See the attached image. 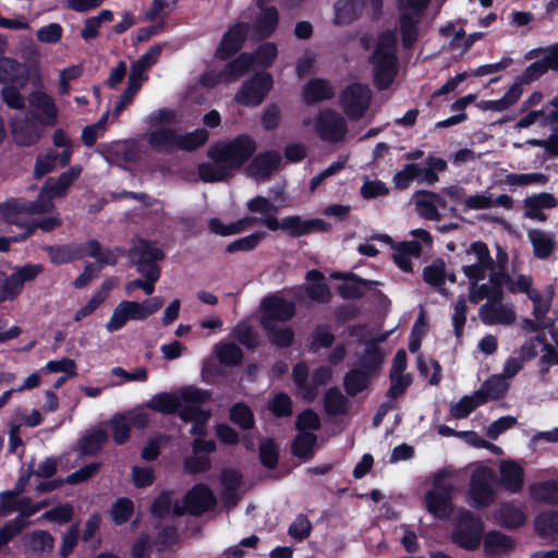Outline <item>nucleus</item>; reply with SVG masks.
<instances>
[{"label":"nucleus","instance_id":"nucleus-29","mask_svg":"<svg viewBox=\"0 0 558 558\" xmlns=\"http://www.w3.org/2000/svg\"><path fill=\"white\" fill-rule=\"evenodd\" d=\"M530 497L537 502L558 506V481L547 480L529 486Z\"/></svg>","mask_w":558,"mask_h":558},{"label":"nucleus","instance_id":"nucleus-14","mask_svg":"<svg viewBox=\"0 0 558 558\" xmlns=\"http://www.w3.org/2000/svg\"><path fill=\"white\" fill-rule=\"evenodd\" d=\"M264 314L260 318V325L264 322L275 324V322L286 323L295 315V305L293 302L278 295L266 296L262 301Z\"/></svg>","mask_w":558,"mask_h":558},{"label":"nucleus","instance_id":"nucleus-18","mask_svg":"<svg viewBox=\"0 0 558 558\" xmlns=\"http://www.w3.org/2000/svg\"><path fill=\"white\" fill-rule=\"evenodd\" d=\"M29 106L37 111L35 119L43 125L53 126L58 120V108L51 96L43 90H33L28 96Z\"/></svg>","mask_w":558,"mask_h":558},{"label":"nucleus","instance_id":"nucleus-36","mask_svg":"<svg viewBox=\"0 0 558 558\" xmlns=\"http://www.w3.org/2000/svg\"><path fill=\"white\" fill-rule=\"evenodd\" d=\"M535 533L541 538H554L558 535V511H541L534 519Z\"/></svg>","mask_w":558,"mask_h":558},{"label":"nucleus","instance_id":"nucleus-53","mask_svg":"<svg viewBox=\"0 0 558 558\" xmlns=\"http://www.w3.org/2000/svg\"><path fill=\"white\" fill-rule=\"evenodd\" d=\"M259 461L266 469L272 470L278 465L279 446L274 438H264L259 442Z\"/></svg>","mask_w":558,"mask_h":558},{"label":"nucleus","instance_id":"nucleus-34","mask_svg":"<svg viewBox=\"0 0 558 558\" xmlns=\"http://www.w3.org/2000/svg\"><path fill=\"white\" fill-rule=\"evenodd\" d=\"M112 288V280H105L100 289L92 295L87 303L75 312L74 320L81 322L85 317L92 315L108 299Z\"/></svg>","mask_w":558,"mask_h":558},{"label":"nucleus","instance_id":"nucleus-63","mask_svg":"<svg viewBox=\"0 0 558 558\" xmlns=\"http://www.w3.org/2000/svg\"><path fill=\"white\" fill-rule=\"evenodd\" d=\"M211 399L209 390L201 389L195 386H187L181 389L180 400L191 405H201Z\"/></svg>","mask_w":558,"mask_h":558},{"label":"nucleus","instance_id":"nucleus-45","mask_svg":"<svg viewBox=\"0 0 558 558\" xmlns=\"http://www.w3.org/2000/svg\"><path fill=\"white\" fill-rule=\"evenodd\" d=\"M263 329L267 332L269 342L279 348L288 349L294 341V331L291 327H277L275 324L264 322Z\"/></svg>","mask_w":558,"mask_h":558},{"label":"nucleus","instance_id":"nucleus-55","mask_svg":"<svg viewBox=\"0 0 558 558\" xmlns=\"http://www.w3.org/2000/svg\"><path fill=\"white\" fill-rule=\"evenodd\" d=\"M216 355L219 362L226 366H236L243 360V351L232 342L217 345Z\"/></svg>","mask_w":558,"mask_h":558},{"label":"nucleus","instance_id":"nucleus-61","mask_svg":"<svg viewBox=\"0 0 558 558\" xmlns=\"http://www.w3.org/2000/svg\"><path fill=\"white\" fill-rule=\"evenodd\" d=\"M322 426L319 415L312 409L303 410L295 420V429L299 433H312Z\"/></svg>","mask_w":558,"mask_h":558},{"label":"nucleus","instance_id":"nucleus-47","mask_svg":"<svg viewBox=\"0 0 558 558\" xmlns=\"http://www.w3.org/2000/svg\"><path fill=\"white\" fill-rule=\"evenodd\" d=\"M446 277V263L442 258L434 259L430 265L425 266L423 269V280L427 284L437 288L441 293L445 291Z\"/></svg>","mask_w":558,"mask_h":558},{"label":"nucleus","instance_id":"nucleus-4","mask_svg":"<svg viewBox=\"0 0 558 558\" xmlns=\"http://www.w3.org/2000/svg\"><path fill=\"white\" fill-rule=\"evenodd\" d=\"M52 194L46 189V185L38 193L35 201H28L23 197L10 198L0 204V218L9 225L22 226L20 215H41L50 213L54 205Z\"/></svg>","mask_w":558,"mask_h":558},{"label":"nucleus","instance_id":"nucleus-41","mask_svg":"<svg viewBox=\"0 0 558 558\" xmlns=\"http://www.w3.org/2000/svg\"><path fill=\"white\" fill-rule=\"evenodd\" d=\"M107 440V432L104 428H97L80 439V452L82 456L94 457L102 449Z\"/></svg>","mask_w":558,"mask_h":558},{"label":"nucleus","instance_id":"nucleus-35","mask_svg":"<svg viewBox=\"0 0 558 558\" xmlns=\"http://www.w3.org/2000/svg\"><path fill=\"white\" fill-rule=\"evenodd\" d=\"M62 225V220L58 216H51L41 219H33L31 221L22 220V226H19L23 232L14 238L15 241H25L32 236L37 229L44 232H50Z\"/></svg>","mask_w":558,"mask_h":558},{"label":"nucleus","instance_id":"nucleus-39","mask_svg":"<svg viewBox=\"0 0 558 558\" xmlns=\"http://www.w3.org/2000/svg\"><path fill=\"white\" fill-rule=\"evenodd\" d=\"M418 17L412 13L403 12L400 15L399 28L403 48L411 49L418 39Z\"/></svg>","mask_w":558,"mask_h":558},{"label":"nucleus","instance_id":"nucleus-54","mask_svg":"<svg viewBox=\"0 0 558 558\" xmlns=\"http://www.w3.org/2000/svg\"><path fill=\"white\" fill-rule=\"evenodd\" d=\"M208 131L206 129H196L192 132L179 135L178 149L193 151L205 145L208 141Z\"/></svg>","mask_w":558,"mask_h":558},{"label":"nucleus","instance_id":"nucleus-52","mask_svg":"<svg viewBox=\"0 0 558 558\" xmlns=\"http://www.w3.org/2000/svg\"><path fill=\"white\" fill-rule=\"evenodd\" d=\"M112 432L113 441L117 445H123L131 437V424L126 416L122 413H116L108 422Z\"/></svg>","mask_w":558,"mask_h":558},{"label":"nucleus","instance_id":"nucleus-12","mask_svg":"<svg viewBox=\"0 0 558 558\" xmlns=\"http://www.w3.org/2000/svg\"><path fill=\"white\" fill-rule=\"evenodd\" d=\"M250 29L247 22H236L229 26L215 50V57L222 61L233 58L244 47Z\"/></svg>","mask_w":558,"mask_h":558},{"label":"nucleus","instance_id":"nucleus-7","mask_svg":"<svg viewBox=\"0 0 558 558\" xmlns=\"http://www.w3.org/2000/svg\"><path fill=\"white\" fill-rule=\"evenodd\" d=\"M272 86L274 78L269 72H257L243 82L234 96V100L244 107H257L264 101Z\"/></svg>","mask_w":558,"mask_h":558},{"label":"nucleus","instance_id":"nucleus-31","mask_svg":"<svg viewBox=\"0 0 558 558\" xmlns=\"http://www.w3.org/2000/svg\"><path fill=\"white\" fill-rule=\"evenodd\" d=\"M254 64V58L248 52H242L236 58L230 60L223 66L222 74L225 83H233L250 71Z\"/></svg>","mask_w":558,"mask_h":558},{"label":"nucleus","instance_id":"nucleus-56","mask_svg":"<svg viewBox=\"0 0 558 558\" xmlns=\"http://www.w3.org/2000/svg\"><path fill=\"white\" fill-rule=\"evenodd\" d=\"M268 409L277 418L289 417L293 413V402L287 392L280 391L269 401Z\"/></svg>","mask_w":558,"mask_h":558},{"label":"nucleus","instance_id":"nucleus-3","mask_svg":"<svg viewBox=\"0 0 558 558\" xmlns=\"http://www.w3.org/2000/svg\"><path fill=\"white\" fill-rule=\"evenodd\" d=\"M256 148V142L251 135L240 134L233 140L215 143L208 148L207 156L221 161L233 174L252 159Z\"/></svg>","mask_w":558,"mask_h":558},{"label":"nucleus","instance_id":"nucleus-21","mask_svg":"<svg viewBox=\"0 0 558 558\" xmlns=\"http://www.w3.org/2000/svg\"><path fill=\"white\" fill-rule=\"evenodd\" d=\"M514 546V541L499 531H490L483 538V550L486 558L500 557L502 554L512 551Z\"/></svg>","mask_w":558,"mask_h":558},{"label":"nucleus","instance_id":"nucleus-32","mask_svg":"<svg viewBox=\"0 0 558 558\" xmlns=\"http://www.w3.org/2000/svg\"><path fill=\"white\" fill-rule=\"evenodd\" d=\"M180 397L172 392H159L146 402V408L163 415H173L181 408Z\"/></svg>","mask_w":558,"mask_h":558},{"label":"nucleus","instance_id":"nucleus-17","mask_svg":"<svg viewBox=\"0 0 558 558\" xmlns=\"http://www.w3.org/2000/svg\"><path fill=\"white\" fill-rule=\"evenodd\" d=\"M548 70L558 71L557 47H548L547 53L543 58L532 62L517 77L521 83L529 85L541 78Z\"/></svg>","mask_w":558,"mask_h":558},{"label":"nucleus","instance_id":"nucleus-48","mask_svg":"<svg viewBox=\"0 0 558 558\" xmlns=\"http://www.w3.org/2000/svg\"><path fill=\"white\" fill-rule=\"evenodd\" d=\"M316 444L317 436L314 433H299L291 444V452L299 459H312Z\"/></svg>","mask_w":558,"mask_h":558},{"label":"nucleus","instance_id":"nucleus-62","mask_svg":"<svg viewBox=\"0 0 558 558\" xmlns=\"http://www.w3.org/2000/svg\"><path fill=\"white\" fill-rule=\"evenodd\" d=\"M398 38L395 31L386 29L378 35L373 54H397Z\"/></svg>","mask_w":558,"mask_h":558},{"label":"nucleus","instance_id":"nucleus-27","mask_svg":"<svg viewBox=\"0 0 558 558\" xmlns=\"http://www.w3.org/2000/svg\"><path fill=\"white\" fill-rule=\"evenodd\" d=\"M422 252V245L420 242L404 241L393 246L392 258L395 264L404 272H412V260L411 257H418Z\"/></svg>","mask_w":558,"mask_h":558},{"label":"nucleus","instance_id":"nucleus-40","mask_svg":"<svg viewBox=\"0 0 558 558\" xmlns=\"http://www.w3.org/2000/svg\"><path fill=\"white\" fill-rule=\"evenodd\" d=\"M522 85L524 84L517 78L515 83L504 94L501 98L486 101L483 108L498 112L509 109L521 98L523 93Z\"/></svg>","mask_w":558,"mask_h":558},{"label":"nucleus","instance_id":"nucleus-58","mask_svg":"<svg viewBox=\"0 0 558 558\" xmlns=\"http://www.w3.org/2000/svg\"><path fill=\"white\" fill-rule=\"evenodd\" d=\"M278 54V48L275 43L266 41L260 44L251 56L254 58V64L263 68H269Z\"/></svg>","mask_w":558,"mask_h":558},{"label":"nucleus","instance_id":"nucleus-16","mask_svg":"<svg viewBox=\"0 0 558 558\" xmlns=\"http://www.w3.org/2000/svg\"><path fill=\"white\" fill-rule=\"evenodd\" d=\"M281 163L279 151L270 149L262 151L253 157L246 167V174L255 180L268 179Z\"/></svg>","mask_w":558,"mask_h":558},{"label":"nucleus","instance_id":"nucleus-1","mask_svg":"<svg viewBox=\"0 0 558 558\" xmlns=\"http://www.w3.org/2000/svg\"><path fill=\"white\" fill-rule=\"evenodd\" d=\"M247 210L263 215L260 223L268 230L276 232L282 230L292 239H298L315 232H327L330 225L319 218L303 219L299 215H291L277 219L278 207L267 197L258 195L246 203Z\"/></svg>","mask_w":558,"mask_h":558},{"label":"nucleus","instance_id":"nucleus-46","mask_svg":"<svg viewBox=\"0 0 558 558\" xmlns=\"http://www.w3.org/2000/svg\"><path fill=\"white\" fill-rule=\"evenodd\" d=\"M211 163L204 162L198 166V175L203 182L215 183L227 180L232 173L217 159H210Z\"/></svg>","mask_w":558,"mask_h":558},{"label":"nucleus","instance_id":"nucleus-59","mask_svg":"<svg viewBox=\"0 0 558 558\" xmlns=\"http://www.w3.org/2000/svg\"><path fill=\"white\" fill-rule=\"evenodd\" d=\"M420 165L414 162L407 163L402 170L393 175L395 187L398 190L408 189L415 179L420 178Z\"/></svg>","mask_w":558,"mask_h":558},{"label":"nucleus","instance_id":"nucleus-57","mask_svg":"<svg viewBox=\"0 0 558 558\" xmlns=\"http://www.w3.org/2000/svg\"><path fill=\"white\" fill-rule=\"evenodd\" d=\"M134 512V502L128 497L118 498L111 506L110 514L117 525H122L131 519Z\"/></svg>","mask_w":558,"mask_h":558},{"label":"nucleus","instance_id":"nucleus-60","mask_svg":"<svg viewBox=\"0 0 558 558\" xmlns=\"http://www.w3.org/2000/svg\"><path fill=\"white\" fill-rule=\"evenodd\" d=\"M171 511L173 512L172 492L165 489L154 499L150 513L156 519H165Z\"/></svg>","mask_w":558,"mask_h":558},{"label":"nucleus","instance_id":"nucleus-10","mask_svg":"<svg viewBox=\"0 0 558 558\" xmlns=\"http://www.w3.org/2000/svg\"><path fill=\"white\" fill-rule=\"evenodd\" d=\"M130 262L135 265L138 274L153 271L154 268L161 270L158 262L165 258V253L157 247L151 241L140 239L128 252Z\"/></svg>","mask_w":558,"mask_h":558},{"label":"nucleus","instance_id":"nucleus-22","mask_svg":"<svg viewBox=\"0 0 558 558\" xmlns=\"http://www.w3.org/2000/svg\"><path fill=\"white\" fill-rule=\"evenodd\" d=\"M335 96L332 85L325 78H311L302 88L303 101L307 106L329 100Z\"/></svg>","mask_w":558,"mask_h":558},{"label":"nucleus","instance_id":"nucleus-25","mask_svg":"<svg viewBox=\"0 0 558 558\" xmlns=\"http://www.w3.org/2000/svg\"><path fill=\"white\" fill-rule=\"evenodd\" d=\"M480 318L487 326L495 324L510 325L515 319V313L502 304L485 303L480 307Z\"/></svg>","mask_w":558,"mask_h":558},{"label":"nucleus","instance_id":"nucleus-24","mask_svg":"<svg viewBox=\"0 0 558 558\" xmlns=\"http://www.w3.org/2000/svg\"><path fill=\"white\" fill-rule=\"evenodd\" d=\"M495 519L497 523L508 530H517L526 522L524 511L512 502H502L498 507Z\"/></svg>","mask_w":558,"mask_h":558},{"label":"nucleus","instance_id":"nucleus-37","mask_svg":"<svg viewBox=\"0 0 558 558\" xmlns=\"http://www.w3.org/2000/svg\"><path fill=\"white\" fill-rule=\"evenodd\" d=\"M336 337L328 324H318L310 335L307 349L311 353H318L322 349L332 347Z\"/></svg>","mask_w":558,"mask_h":558},{"label":"nucleus","instance_id":"nucleus-19","mask_svg":"<svg viewBox=\"0 0 558 558\" xmlns=\"http://www.w3.org/2000/svg\"><path fill=\"white\" fill-rule=\"evenodd\" d=\"M31 76L29 68L13 58H0V83L7 85H17L25 87Z\"/></svg>","mask_w":558,"mask_h":558},{"label":"nucleus","instance_id":"nucleus-42","mask_svg":"<svg viewBox=\"0 0 558 558\" xmlns=\"http://www.w3.org/2000/svg\"><path fill=\"white\" fill-rule=\"evenodd\" d=\"M529 240L533 245V253L539 259H547L555 250V241L548 233L542 230H530Z\"/></svg>","mask_w":558,"mask_h":558},{"label":"nucleus","instance_id":"nucleus-20","mask_svg":"<svg viewBox=\"0 0 558 558\" xmlns=\"http://www.w3.org/2000/svg\"><path fill=\"white\" fill-rule=\"evenodd\" d=\"M427 511L438 519H447L452 511V490H428L425 495Z\"/></svg>","mask_w":558,"mask_h":558},{"label":"nucleus","instance_id":"nucleus-6","mask_svg":"<svg viewBox=\"0 0 558 558\" xmlns=\"http://www.w3.org/2000/svg\"><path fill=\"white\" fill-rule=\"evenodd\" d=\"M216 506L217 498L211 488L204 483H197L185 494L183 506L179 502L173 505V514L175 517H182L189 513L193 517H199L215 509Z\"/></svg>","mask_w":558,"mask_h":558},{"label":"nucleus","instance_id":"nucleus-49","mask_svg":"<svg viewBox=\"0 0 558 558\" xmlns=\"http://www.w3.org/2000/svg\"><path fill=\"white\" fill-rule=\"evenodd\" d=\"M177 132L170 128H159L153 131L149 135V144L153 148L158 150H172L178 149Z\"/></svg>","mask_w":558,"mask_h":558},{"label":"nucleus","instance_id":"nucleus-11","mask_svg":"<svg viewBox=\"0 0 558 558\" xmlns=\"http://www.w3.org/2000/svg\"><path fill=\"white\" fill-rule=\"evenodd\" d=\"M314 129L319 138L331 143L343 141L348 132L344 118L330 108L319 111Z\"/></svg>","mask_w":558,"mask_h":558},{"label":"nucleus","instance_id":"nucleus-5","mask_svg":"<svg viewBox=\"0 0 558 558\" xmlns=\"http://www.w3.org/2000/svg\"><path fill=\"white\" fill-rule=\"evenodd\" d=\"M484 527V522L478 515L470 510L460 509L452 542L465 550L473 551L481 545Z\"/></svg>","mask_w":558,"mask_h":558},{"label":"nucleus","instance_id":"nucleus-30","mask_svg":"<svg viewBox=\"0 0 558 558\" xmlns=\"http://www.w3.org/2000/svg\"><path fill=\"white\" fill-rule=\"evenodd\" d=\"M14 141L20 146H32L41 137V130L31 120H23L12 125Z\"/></svg>","mask_w":558,"mask_h":558},{"label":"nucleus","instance_id":"nucleus-8","mask_svg":"<svg viewBox=\"0 0 558 558\" xmlns=\"http://www.w3.org/2000/svg\"><path fill=\"white\" fill-rule=\"evenodd\" d=\"M43 271L44 267L40 264L17 267L10 276L0 270V292L9 301H14L23 292L25 283L35 280Z\"/></svg>","mask_w":558,"mask_h":558},{"label":"nucleus","instance_id":"nucleus-2","mask_svg":"<svg viewBox=\"0 0 558 558\" xmlns=\"http://www.w3.org/2000/svg\"><path fill=\"white\" fill-rule=\"evenodd\" d=\"M44 251L53 265L68 264L85 256L95 258L101 266H116L118 263L117 254L109 248H104L100 242L95 239L84 243L46 245Z\"/></svg>","mask_w":558,"mask_h":558},{"label":"nucleus","instance_id":"nucleus-44","mask_svg":"<svg viewBox=\"0 0 558 558\" xmlns=\"http://www.w3.org/2000/svg\"><path fill=\"white\" fill-rule=\"evenodd\" d=\"M369 374L362 368L350 369L343 378V388L348 396L356 397L369 385Z\"/></svg>","mask_w":558,"mask_h":558},{"label":"nucleus","instance_id":"nucleus-26","mask_svg":"<svg viewBox=\"0 0 558 558\" xmlns=\"http://www.w3.org/2000/svg\"><path fill=\"white\" fill-rule=\"evenodd\" d=\"M500 480L506 490L520 493L524 484V470L514 461H504L500 464Z\"/></svg>","mask_w":558,"mask_h":558},{"label":"nucleus","instance_id":"nucleus-13","mask_svg":"<svg viewBox=\"0 0 558 558\" xmlns=\"http://www.w3.org/2000/svg\"><path fill=\"white\" fill-rule=\"evenodd\" d=\"M373 64V82L378 90L388 89L399 71L397 54H373L369 57Z\"/></svg>","mask_w":558,"mask_h":558},{"label":"nucleus","instance_id":"nucleus-50","mask_svg":"<svg viewBox=\"0 0 558 558\" xmlns=\"http://www.w3.org/2000/svg\"><path fill=\"white\" fill-rule=\"evenodd\" d=\"M384 362V353L376 341L366 343L364 355L361 359V368L373 375L377 373Z\"/></svg>","mask_w":558,"mask_h":558},{"label":"nucleus","instance_id":"nucleus-64","mask_svg":"<svg viewBox=\"0 0 558 558\" xmlns=\"http://www.w3.org/2000/svg\"><path fill=\"white\" fill-rule=\"evenodd\" d=\"M232 337L247 349H255L258 345L255 330L246 323L238 324L232 331Z\"/></svg>","mask_w":558,"mask_h":558},{"label":"nucleus","instance_id":"nucleus-43","mask_svg":"<svg viewBox=\"0 0 558 558\" xmlns=\"http://www.w3.org/2000/svg\"><path fill=\"white\" fill-rule=\"evenodd\" d=\"M324 408L328 415H344L349 411V400L338 387L329 388L324 396Z\"/></svg>","mask_w":558,"mask_h":558},{"label":"nucleus","instance_id":"nucleus-38","mask_svg":"<svg viewBox=\"0 0 558 558\" xmlns=\"http://www.w3.org/2000/svg\"><path fill=\"white\" fill-rule=\"evenodd\" d=\"M361 11V0H338L335 3V23L349 25L360 16Z\"/></svg>","mask_w":558,"mask_h":558},{"label":"nucleus","instance_id":"nucleus-33","mask_svg":"<svg viewBox=\"0 0 558 558\" xmlns=\"http://www.w3.org/2000/svg\"><path fill=\"white\" fill-rule=\"evenodd\" d=\"M308 367L304 362L296 363L292 368L293 383L300 391L303 400L313 402L318 397V391L308 383Z\"/></svg>","mask_w":558,"mask_h":558},{"label":"nucleus","instance_id":"nucleus-15","mask_svg":"<svg viewBox=\"0 0 558 558\" xmlns=\"http://www.w3.org/2000/svg\"><path fill=\"white\" fill-rule=\"evenodd\" d=\"M495 499L494 489L489 483L487 473L476 472L471 476L469 489V504L480 510L487 508Z\"/></svg>","mask_w":558,"mask_h":558},{"label":"nucleus","instance_id":"nucleus-28","mask_svg":"<svg viewBox=\"0 0 558 558\" xmlns=\"http://www.w3.org/2000/svg\"><path fill=\"white\" fill-rule=\"evenodd\" d=\"M81 172L82 167L75 165L70 167L69 170L62 172L56 180L49 178L45 183L47 191L54 197L65 196L69 187L78 179Z\"/></svg>","mask_w":558,"mask_h":558},{"label":"nucleus","instance_id":"nucleus-23","mask_svg":"<svg viewBox=\"0 0 558 558\" xmlns=\"http://www.w3.org/2000/svg\"><path fill=\"white\" fill-rule=\"evenodd\" d=\"M260 14L256 17L253 24V29L260 38L271 37L278 28L280 15L275 5H266L258 9Z\"/></svg>","mask_w":558,"mask_h":558},{"label":"nucleus","instance_id":"nucleus-51","mask_svg":"<svg viewBox=\"0 0 558 558\" xmlns=\"http://www.w3.org/2000/svg\"><path fill=\"white\" fill-rule=\"evenodd\" d=\"M229 418L243 430L252 429L255 426L254 413L244 402H236L230 408Z\"/></svg>","mask_w":558,"mask_h":558},{"label":"nucleus","instance_id":"nucleus-9","mask_svg":"<svg viewBox=\"0 0 558 558\" xmlns=\"http://www.w3.org/2000/svg\"><path fill=\"white\" fill-rule=\"evenodd\" d=\"M371 90L362 83L349 84L340 94L339 104L344 114L353 121L360 120L371 102Z\"/></svg>","mask_w":558,"mask_h":558}]
</instances>
